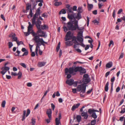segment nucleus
Instances as JSON below:
<instances>
[{"instance_id":"obj_54","label":"nucleus","mask_w":125,"mask_h":125,"mask_svg":"<svg viewBox=\"0 0 125 125\" xmlns=\"http://www.w3.org/2000/svg\"><path fill=\"white\" fill-rule=\"evenodd\" d=\"M31 7V5H28L27 4L26 7V10H29L30 9V8Z\"/></svg>"},{"instance_id":"obj_45","label":"nucleus","mask_w":125,"mask_h":125,"mask_svg":"<svg viewBox=\"0 0 125 125\" xmlns=\"http://www.w3.org/2000/svg\"><path fill=\"white\" fill-rule=\"evenodd\" d=\"M96 123V120L95 119L92 120L91 122V125H95Z\"/></svg>"},{"instance_id":"obj_24","label":"nucleus","mask_w":125,"mask_h":125,"mask_svg":"<svg viewBox=\"0 0 125 125\" xmlns=\"http://www.w3.org/2000/svg\"><path fill=\"white\" fill-rule=\"evenodd\" d=\"M82 90V84L81 85H78L77 87V90L78 92H80Z\"/></svg>"},{"instance_id":"obj_13","label":"nucleus","mask_w":125,"mask_h":125,"mask_svg":"<svg viewBox=\"0 0 125 125\" xmlns=\"http://www.w3.org/2000/svg\"><path fill=\"white\" fill-rule=\"evenodd\" d=\"M52 110L50 109L47 110L46 114L48 116L49 118H51V117H52Z\"/></svg>"},{"instance_id":"obj_27","label":"nucleus","mask_w":125,"mask_h":125,"mask_svg":"<svg viewBox=\"0 0 125 125\" xmlns=\"http://www.w3.org/2000/svg\"><path fill=\"white\" fill-rule=\"evenodd\" d=\"M125 112V105H123L122 106L121 110L120 112L121 114L124 113Z\"/></svg>"},{"instance_id":"obj_62","label":"nucleus","mask_w":125,"mask_h":125,"mask_svg":"<svg viewBox=\"0 0 125 125\" xmlns=\"http://www.w3.org/2000/svg\"><path fill=\"white\" fill-rule=\"evenodd\" d=\"M110 73V71H108L105 74V77H107L108 75Z\"/></svg>"},{"instance_id":"obj_19","label":"nucleus","mask_w":125,"mask_h":125,"mask_svg":"<svg viewBox=\"0 0 125 125\" xmlns=\"http://www.w3.org/2000/svg\"><path fill=\"white\" fill-rule=\"evenodd\" d=\"M76 30L77 29L79 31H81L83 30L84 27H81L80 28L79 26L78 25V21L77 20L76 25Z\"/></svg>"},{"instance_id":"obj_31","label":"nucleus","mask_w":125,"mask_h":125,"mask_svg":"<svg viewBox=\"0 0 125 125\" xmlns=\"http://www.w3.org/2000/svg\"><path fill=\"white\" fill-rule=\"evenodd\" d=\"M37 29H38V30L37 31V34H39V33H42V31H42L41 29V27H39L38 28H37Z\"/></svg>"},{"instance_id":"obj_22","label":"nucleus","mask_w":125,"mask_h":125,"mask_svg":"<svg viewBox=\"0 0 125 125\" xmlns=\"http://www.w3.org/2000/svg\"><path fill=\"white\" fill-rule=\"evenodd\" d=\"M33 16V13L31 9L30 10L29 14L27 16V18L29 19L30 18L32 17Z\"/></svg>"},{"instance_id":"obj_63","label":"nucleus","mask_w":125,"mask_h":125,"mask_svg":"<svg viewBox=\"0 0 125 125\" xmlns=\"http://www.w3.org/2000/svg\"><path fill=\"white\" fill-rule=\"evenodd\" d=\"M123 9H120L117 12L118 14H120L123 11Z\"/></svg>"},{"instance_id":"obj_60","label":"nucleus","mask_w":125,"mask_h":125,"mask_svg":"<svg viewBox=\"0 0 125 125\" xmlns=\"http://www.w3.org/2000/svg\"><path fill=\"white\" fill-rule=\"evenodd\" d=\"M111 89L110 93H112V91H113V83H111Z\"/></svg>"},{"instance_id":"obj_11","label":"nucleus","mask_w":125,"mask_h":125,"mask_svg":"<svg viewBox=\"0 0 125 125\" xmlns=\"http://www.w3.org/2000/svg\"><path fill=\"white\" fill-rule=\"evenodd\" d=\"M85 111H83L81 114V115L82 116H84V118L86 119L87 118L88 115H87V111L86 110H84Z\"/></svg>"},{"instance_id":"obj_7","label":"nucleus","mask_w":125,"mask_h":125,"mask_svg":"<svg viewBox=\"0 0 125 125\" xmlns=\"http://www.w3.org/2000/svg\"><path fill=\"white\" fill-rule=\"evenodd\" d=\"M31 33L32 34L33 36L34 37L35 36H37L39 37H43L44 38H46L47 37V35L46 34V32H44L43 31H42V34H38L37 33H35L32 30V31L31 32Z\"/></svg>"},{"instance_id":"obj_25","label":"nucleus","mask_w":125,"mask_h":125,"mask_svg":"<svg viewBox=\"0 0 125 125\" xmlns=\"http://www.w3.org/2000/svg\"><path fill=\"white\" fill-rule=\"evenodd\" d=\"M26 110H24L23 111V115H22V118L21 119V120L22 121H23L25 118V116L26 115Z\"/></svg>"},{"instance_id":"obj_4","label":"nucleus","mask_w":125,"mask_h":125,"mask_svg":"<svg viewBox=\"0 0 125 125\" xmlns=\"http://www.w3.org/2000/svg\"><path fill=\"white\" fill-rule=\"evenodd\" d=\"M33 39L35 43H36V45L39 47H40L41 45H42L44 46H45V45L44 44L45 41L42 38H40L37 36H35L34 37Z\"/></svg>"},{"instance_id":"obj_51","label":"nucleus","mask_w":125,"mask_h":125,"mask_svg":"<svg viewBox=\"0 0 125 125\" xmlns=\"http://www.w3.org/2000/svg\"><path fill=\"white\" fill-rule=\"evenodd\" d=\"M30 111L29 109H27V114L26 115V117L28 116L29 114H30Z\"/></svg>"},{"instance_id":"obj_39","label":"nucleus","mask_w":125,"mask_h":125,"mask_svg":"<svg viewBox=\"0 0 125 125\" xmlns=\"http://www.w3.org/2000/svg\"><path fill=\"white\" fill-rule=\"evenodd\" d=\"M35 119L33 118L31 119V123L32 125H35L36 123Z\"/></svg>"},{"instance_id":"obj_34","label":"nucleus","mask_w":125,"mask_h":125,"mask_svg":"<svg viewBox=\"0 0 125 125\" xmlns=\"http://www.w3.org/2000/svg\"><path fill=\"white\" fill-rule=\"evenodd\" d=\"M92 117H93L94 119L96 118H97V116L95 112L93 113L91 115Z\"/></svg>"},{"instance_id":"obj_46","label":"nucleus","mask_w":125,"mask_h":125,"mask_svg":"<svg viewBox=\"0 0 125 125\" xmlns=\"http://www.w3.org/2000/svg\"><path fill=\"white\" fill-rule=\"evenodd\" d=\"M16 43L18 46H19L21 44H24L23 42L22 41H21L20 42H19L18 41Z\"/></svg>"},{"instance_id":"obj_3","label":"nucleus","mask_w":125,"mask_h":125,"mask_svg":"<svg viewBox=\"0 0 125 125\" xmlns=\"http://www.w3.org/2000/svg\"><path fill=\"white\" fill-rule=\"evenodd\" d=\"M77 20H75L74 21V25H73L72 22L70 21L68 22L67 24V27L64 25L63 28L64 31L66 32L68 30H71L72 31H75L76 30V26Z\"/></svg>"},{"instance_id":"obj_8","label":"nucleus","mask_w":125,"mask_h":125,"mask_svg":"<svg viewBox=\"0 0 125 125\" xmlns=\"http://www.w3.org/2000/svg\"><path fill=\"white\" fill-rule=\"evenodd\" d=\"M61 118V113H59L58 119V118H56L55 119L56 125H59V124H61L60 119Z\"/></svg>"},{"instance_id":"obj_5","label":"nucleus","mask_w":125,"mask_h":125,"mask_svg":"<svg viewBox=\"0 0 125 125\" xmlns=\"http://www.w3.org/2000/svg\"><path fill=\"white\" fill-rule=\"evenodd\" d=\"M82 81L83 83L82 84V90L81 91V92L84 93L85 92L86 88L87 86L86 84L88 83L91 81V79L90 78H83L82 80Z\"/></svg>"},{"instance_id":"obj_1","label":"nucleus","mask_w":125,"mask_h":125,"mask_svg":"<svg viewBox=\"0 0 125 125\" xmlns=\"http://www.w3.org/2000/svg\"><path fill=\"white\" fill-rule=\"evenodd\" d=\"M78 71L80 72V74L81 75L86 73V70L83 68L82 67L77 66L74 67L73 66L69 69L68 68H66L65 69L66 74L67 73H69L70 74H72L73 75H74L76 74V73Z\"/></svg>"},{"instance_id":"obj_40","label":"nucleus","mask_w":125,"mask_h":125,"mask_svg":"<svg viewBox=\"0 0 125 125\" xmlns=\"http://www.w3.org/2000/svg\"><path fill=\"white\" fill-rule=\"evenodd\" d=\"M76 119L78 122H80L81 120V117L80 115H77L76 117Z\"/></svg>"},{"instance_id":"obj_15","label":"nucleus","mask_w":125,"mask_h":125,"mask_svg":"<svg viewBox=\"0 0 125 125\" xmlns=\"http://www.w3.org/2000/svg\"><path fill=\"white\" fill-rule=\"evenodd\" d=\"M76 13H75L74 14H68L67 16V18L70 20H72L73 19H74L75 15H76Z\"/></svg>"},{"instance_id":"obj_44","label":"nucleus","mask_w":125,"mask_h":125,"mask_svg":"<svg viewBox=\"0 0 125 125\" xmlns=\"http://www.w3.org/2000/svg\"><path fill=\"white\" fill-rule=\"evenodd\" d=\"M31 1H32L33 2L32 4V7L33 9L35 7L37 4L35 1H33V0H31Z\"/></svg>"},{"instance_id":"obj_55","label":"nucleus","mask_w":125,"mask_h":125,"mask_svg":"<svg viewBox=\"0 0 125 125\" xmlns=\"http://www.w3.org/2000/svg\"><path fill=\"white\" fill-rule=\"evenodd\" d=\"M72 7H70L68 9H67V10L70 13H73V11H72Z\"/></svg>"},{"instance_id":"obj_42","label":"nucleus","mask_w":125,"mask_h":125,"mask_svg":"<svg viewBox=\"0 0 125 125\" xmlns=\"http://www.w3.org/2000/svg\"><path fill=\"white\" fill-rule=\"evenodd\" d=\"M83 31H80L78 33V35L77 36H79L80 37H83Z\"/></svg>"},{"instance_id":"obj_59","label":"nucleus","mask_w":125,"mask_h":125,"mask_svg":"<svg viewBox=\"0 0 125 125\" xmlns=\"http://www.w3.org/2000/svg\"><path fill=\"white\" fill-rule=\"evenodd\" d=\"M115 80V77L114 76H113L112 78L111 79V83H113L114 82V81Z\"/></svg>"},{"instance_id":"obj_32","label":"nucleus","mask_w":125,"mask_h":125,"mask_svg":"<svg viewBox=\"0 0 125 125\" xmlns=\"http://www.w3.org/2000/svg\"><path fill=\"white\" fill-rule=\"evenodd\" d=\"M60 43L59 42L58 44V45L57 47L56 48V51L57 52H58L60 49Z\"/></svg>"},{"instance_id":"obj_17","label":"nucleus","mask_w":125,"mask_h":125,"mask_svg":"<svg viewBox=\"0 0 125 125\" xmlns=\"http://www.w3.org/2000/svg\"><path fill=\"white\" fill-rule=\"evenodd\" d=\"M81 13L78 12L76 15L74 16V19H76L78 20L81 19L82 18V16Z\"/></svg>"},{"instance_id":"obj_52","label":"nucleus","mask_w":125,"mask_h":125,"mask_svg":"<svg viewBox=\"0 0 125 125\" xmlns=\"http://www.w3.org/2000/svg\"><path fill=\"white\" fill-rule=\"evenodd\" d=\"M52 119V117H51V118L47 119L45 120V121L47 122V123L48 124L50 122V120Z\"/></svg>"},{"instance_id":"obj_18","label":"nucleus","mask_w":125,"mask_h":125,"mask_svg":"<svg viewBox=\"0 0 125 125\" xmlns=\"http://www.w3.org/2000/svg\"><path fill=\"white\" fill-rule=\"evenodd\" d=\"M67 41V42H65V43L67 46H70L73 45V42L72 41Z\"/></svg>"},{"instance_id":"obj_43","label":"nucleus","mask_w":125,"mask_h":125,"mask_svg":"<svg viewBox=\"0 0 125 125\" xmlns=\"http://www.w3.org/2000/svg\"><path fill=\"white\" fill-rule=\"evenodd\" d=\"M6 101L5 100H4L2 102L1 105L2 107H3L4 108L5 107V104H6Z\"/></svg>"},{"instance_id":"obj_47","label":"nucleus","mask_w":125,"mask_h":125,"mask_svg":"<svg viewBox=\"0 0 125 125\" xmlns=\"http://www.w3.org/2000/svg\"><path fill=\"white\" fill-rule=\"evenodd\" d=\"M93 22L94 23L95 25H98L99 23V22L96 20H95L93 21Z\"/></svg>"},{"instance_id":"obj_16","label":"nucleus","mask_w":125,"mask_h":125,"mask_svg":"<svg viewBox=\"0 0 125 125\" xmlns=\"http://www.w3.org/2000/svg\"><path fill=\"white\" fill-rule=\"evenodd\" d=\"M83 37H80L79 36H76V39L80 43H82L83 41Z\"/></svg>"},{"instance_id":"obj_49","label":"nucleus","mask_w":125,"mask_h":125,"mask_svg":"<svg viewBox=\"0 0 125 125\" xmlns=\"http://www.w3.org/2000/svg\"><path fill=\"white\" fill-rule=\"evenodd\" d=\"M8 44L9 48H10L13 45L12 43L11 42H8Z\"/></svg>"},{"instance_id":"obj_38","label":"nucleus","mask_w":125,"mask_h":125,"mask_svg":"<svg viewBox=\"0 0 125 125\" xmlns=\"http://www.w3.org/2000/svg\"><path fill=\"white\" fill-rule=\"evenodd\" d=\"M65 75H67V78L68 79H70L71 77V74H70L69 73V74H68V73H66V74L65 73ZM72 74V75H73L72 74Z\"/></svg>"},{"instance_id":"obj_9","label":"nucleus","mask_w":125,"mask_h":125,"mask_svg":"<svg viewBox=\"0 0 125 125\" xmlns=\"http://www.w3.org/2000/svg\"><path fill=\"white\" fill-rule=\"evenodd\" d=\"M10 69V68L8 67H2L1 69L2 70H3L0 72V73L2 75H4L5 73L7 71L9 70Z\"/></svg>"},{"instance_id":"obj_10","label":"nucleus","mask_w":125,"mask_h":125,"mask_svg":"<svg viewBox=\"0 0 125 125\" xmlns=\"http://www.w3.org/2000/svg\"><path fill=\"white\" fill-rule=\"evenodd\" d=\"M40 10L39 8L38 9L36 10V12L35 14L33 15V18H33V19H35V18H37V16H38L40 15Z\"/></svg>"},{"instance_id":"obj_14","label":"nucleus","mask_w":125,"mask_h":125,"mask_svg":"<svg viewBox=\"0 0 125 125\" xmlns=\"http://www.w3.org/2000/svg\"><path fill=\"white\" fill-rule=\"evenodd\" d=\"M80 104L78 103L76 104H74L71 108V110L72 111H74L76 108H78L80 105Z\"/></svg>"},{"instance_id":"obj_33","label":"nucleus","mask_w":125,"mask_h":125,"mask_svg":"<svg viewBox=\"0 0 125 125\" xmlns=\"http://www.w3.org/2000/svg\"><path fill=\"white\" fill-rule=\"evenodd\" d=\"M62 4V3L61 2H56L54 3V5L56 6H58Z\"/></svg>"},{"instance_id":"obj_37","label":"nucleus","mask_w":125,"mask_h":125,"mask_svg":"<svg viewBox=\"0 0 125 125\" xmlns=\"http://www.w3.org/2000/svg\"><path fill=\"white\" fill-rule=\"evenodd\" d=\"M18 75V79H20L21 78L22 75V73L20 71H19L18 73L17 74Z\"/></svg>"},{"instance_id":"obj_53","label":"nucleus","mask_w":125,"mask_h":125,"mask_svg":"<svg viewBox=\"0 0 125 125\" xmlns=\"http://www.w3.org/2000/svg\"><path fill=\"white\" fill-rule=\"evenodd\" d=\"M20 64L24 68L26 67V66L24 63H20Z\"/></svg>"},{"instance_id":"obj_57","label":"nucleus","mask_w":125,"mask_h":125,"mask_svg":"<svg viewBox=\"0 0 125 125\" xmlns=\"http://www.w3.org/2000/svg\"><path fill=\"white\" fill-rule=\"evenodd\" d=\"M111 44L112 45H114V43L112 40H111L110 41L108 45L110 47Z\"/></svg>"},{"instance_id":"obj_35","label":"nucleus","mask_w":125,"mask_h":125,"mask_svg":"<svg viewBox=\"0 0 125 125\" xmlns=\"http://www.w3.org/2000/svg\"><path fill=\"white\" fill-rule=\"evenodd\" d=\"M88 112L90 114H92L93 113H94V109H92L90 108L89 109L88 111Z\"/></svg>"},{"instance_id":"obj_50","label":"nucleus","mask_w":125,"mask_h":125,"mask_svg":"<svg viewBox=\"0 0 125 125\" xmlns=\"http://www.w3.org/2000/svg\"><path fill=\"white\" fill-rule=\"evenodd\" d=\"M47 14L46 12L43 14L42 15V17H44V18L47 17Z\"/></svg>"},{"instance_id":"obj_23","label":"nucleus","mask_w":125,"mask_h":125,"mask_svg":"<svg viewBox=\"0 0 125 125\" xmlns=\"http://www.w3.org/2000/svg\"><path fill=\"white\" fill-rule=\"evenodd\" d=\"M88 9L89 11H90L93 8V5L92 4L88 3Z\"/></svg>"},{"instance_id":"obj_20","label":"nucleus","mask_w":125,"mask_h":125,"mask_svg":"<svg viewBox=\"0 0 125 125\" xmlns=\"http://www.w3.org/2000/svg\"><path fill=\"white\" fill-rule=\"evenodd\" d=\"M46 63V62H39L38 63V66L39 67H42L44 66Z\"/></svg>"},{"instance_id":"obj_41","label":"nucleus","mask_w":125,"mask_h":125,"mask_svg":"<svg viewBox=\"0 0 125 125\" xmlns=\"http://www.w3.org/2000/svg\"><path fill=\"white\" fill-rule=\"evenodd\" d=\"M62 12L63 14H65L66 13V11L64 9H62L61 11H60L59 12V14H61V12Z\"/></svg>"},{"instance_id":"obj_58","label":"nucleus","mask_w":125,"mask_h":125,"mask_svg":"<svg viewBox=\"0 0 125 125\" xmlns=\"http://www.w3.org/2000/svg\"><path fill=\"white\" fill-rule=\"evenodd\" d=\"M51 105L52 108L53 110L54 111L55 108V105L52 103L51 104Z\"/></svg>"},{"instance_id":"obj_26","label":"nucleus","mask_w":125,"mask_h":125,"mask_svg":"<svg viewBox=\"0 0 125 125\" xmlns=\"http://www.w3.org/2000/svg\"><path fill=\"white\" fill-rule=\"evenodd\" d=\"M16 35L15 33H14V36H13L12 39V41L16 42L18 41L17 40L18 38L16 37Z\"/></svg>"},{"instance_id":"obj_30","label":"nucleus","mask_w":125,"mask_h":125,"mask_svg":"<svg viewBox=\"0 0 125 125\" xmlns=\"http://www.w3.org/2000/svg\"><path fill=\"white\" fill-rule=\"evenodd\" d=\"M41 27L42 29L43 30L45 29H48V26H47L45 24H44L43 26L41 25Z\"/></svg>"},{"instance_id":"obj_64","label":"nucleus","mask_w":125,"mask_h":125,"mask_svg":"<svg viewBox=\"0 0 125 125\" xmlns=\"http://www.w3.org/2000/svg\"><path fill=\"white\" fill-rule=\"evenodd\" d=\"M27 85L28 87H31L32 86V83H28L27 84Z\"/></svg>"},{"instance_id":"obj_61","label":"nucleus","mask_w":125,"mask_h":125,"mask_svg":"<svg viewBox=\"0 0 125 125\" xmlns=\"http://www.w3.org/2000/svg\"><path fill=\"white\" fill-rule=\"evenodd\" d=\"M87 25L88 26V25L89 23V19L88 17V16L87 17Z\"/></svg>"},{"instance_id":"obj_21","label":"nucleus","mask_w":125,"mask_h":125,"mask_svg":"<svg viewBox=\"0 0 125 125\" xmlns=\"http://www.w3.org/2000/svg\"><path fill=\"white\" fill-rule=\"evenodd\" d=\"M113 66V63L112 62H110L107 63L106 65V67L109 68Z\"/></svg>"},{"instance_id":"obj_48","label":"nucleus","mask_w":125,"mask_h":125,"mask_svg":"<svg viewBox=\"0 0 125 125\" xmlns=\"http://www.w3.org/2000/svg\"><path fill=\"white\" fill-rule=\"evenodd\" d=\"M83 78H90L89 77V75L87 74H84L83 75Z\"/></svg>"},{"instance_id":"obj_6","label":"nucleus","mask_w":125,"mask_h":125,"mask_svg":"<svg viewBox=\"0 0 125 125\" xmlns=\"http://www.w3.org/2000/svg\"><path fill=\"white\" fill-rule=\"evenodd\" d=\"M76 37L75 36H73V34H71V32L70 31H69L68 32L65 36V41H66L71 40L72 39V42H75L77 41Z\"/></svg>"},{"instance_id":"obj_28","label":"nucleus","mask_w":125,"mask_h":125,"mask_svg":"<svg viewBox=\"0 0 125 125\" xmlns=\"http://www.w3.org/2000/svg\"><path fill=\"white\" fill-rule=\"evenodd\" d=\"M108 85L109 82H108L106 83L104 88L106 92H107L108 91Z\"/></svg>"},{"instance_id":"obj_12","label":"nucleus","mask_w":125,"mask_h":125,"mask_svg":"<svg viewBox=\"0 0 125 125\" xmlns=\"http://www.w3.org/2000/svg\"><path fill=\"white\" fill-rule=\"evenodd\" d=\"M74 80L71 79L70 80H67L66 81V83L69 85L71 86L73 83Z\"/></svg>"},{"instance_id":"obj_29","label":"nucleus","mask_w":125,"mask_h":125,"mask_svg":"<svg viewBox=\"0 0 125 125\" xmlns=\"http://www.w3.org/2000/svg\"><path fill=\"white\" fill-rule=\"evenodd\" d=\"M83 10L82 9V7H79L78 9V12L80 13H81Z\"/></svg>"},{"instance_id":"obj_2","label":"nucleus","mask_w":125,"mask_h":125,"mask_svg":"<svg viewBox=\"0 0 125 125\" xmlns=\"http://www.w3.org/2000/svg\"><path fill=\"white\" fill-rule=\"evenodd\" d=\"M36 18H35L34 20L33 19V18L32 19V24L30 22H28L29 26L28 27V32L25 33L26 36H27L31 33L30 31L33 30V27L35 24V25L37 28L41 27V21L39 19H37V21H36Z\"/></svg>"},{"instance_id":"obj_56","label":"nucleus","mask_w":125,"mask_h":125,"mask_svg":"<svg viewBox=\"0 0 125 125\" xmlns=\"http://www.w3.org/2000/svg\"><path fill=\"white\" fill-rule=\"evenodd\" d=\"M28 51H27L26 52H24V53L22 55V56H23L24 55H25V56L27 55H28Z\"/></svg>"},{"instance_id":"obj_36","label":"nucleus","mask_w":125,"mask_h":125,"mask_svg":"<svg viewBox=\"0 0 125 125\" xmlns=\"http://www.w3.org/2000/svg\"><path fill=\"white\" fill-rule=\"evenodd\" d=\"M36 45V48L35 50V52L36 53V55H38V49L39 48H40V47H39V46H37Z\"/></svg>"}]
</instances>
